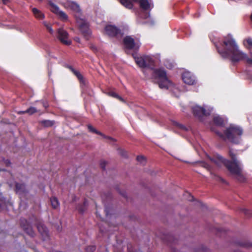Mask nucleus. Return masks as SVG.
I'll return each instance as SVG.
<instances>
[{
	"mask_svg": "<svg viewBox=\"0 0 252 252\" xmlns=\"http://www.w3.org/2000/svg\"><path fill=\"white\" fill-rule=\"evenodd\" d=\"M4 162L6 166H9L11 164L10 160L8 159L4 160Z\"/></svg>",
	"mask_w": 252,
	"mask_h": 252,
	"instance_id": "obj_34",
	"label": "nucleus"
},
{
	"mask_svg": "<svg viewBox=\"0 0 252 252\" xmlns=\"http://www.w3.org/2000/svg\"><path fill=\"white\" fill-rule=\"evenodd\" d=\"M108 94L109 95H110L111 96H112L113 97H115V98L119 99L120 101H121L122 102H125L124 99L122 97L119 96L118 94H117L116 93H115L114 92H109L108 93Z\"/></svg>",
	"mask_w": 252,
	"mask_h": 252,
	"instance_id": "obj_23",
	"label": "nucleus"
},
{
	"mask_svg": "<svg viewBox=\"0 0 252 252\" xmlns=\"http://www.w3.org/2000/svg\"><path fill=\"white\" fill-rule=\"evenodd\" d=\"M124 44L126 48L134 50H138L141 45L139 39H134L130 36H127L124 38Z\"/></svg>",
	"mask_w": 252,
	"mask_h": 252,
	"instance_id": "obj_9",
	"label": "nucleus"
},
{
	"mask_svg": "<svg viewBox=\"0 0 252 252\" xmlns=\"http://www.w3.org/2000/svg\"><path fill=\"white\" fill-rule=\"evenodd\" d=\"M106 164V162L105 160L100 161V165L101 167L104 170L105 169Z\"/></svg>",
	"mask_w": 252,
	"mask_h": 252,
	"instance_id": "obj_33",
	"label": "nucleus"
},
{
	"mask_svg": "<svg viewBox=\"0 0 252 252\" xmlns=\"http://www.w3.org/2000/svg\"><path fill=\"white\" fill-rule=\"evenodd\" d=\"M36 112V110L35 107H31L30 108L28 109L27 110L25 111H19L18 112V114H24V113H29L30 115H32Z\"/></svg>",
	"mask_w": 252,
	"mask_h": 252,
	"instance_id": "obj_21",
	"label": "nucleus"
},
{
	"mask_svg": "<svg viewBox=\"0 0 252 252\" xmlns=\"http://www.w3.org/2000/svg\"><path fill=\"white\" fill-rule=\"evenodd\" d=\"M184 82L189 85H193L196 83L195 76L189 71H185L182 75Z\"/></svg>",
	"mask_w": 252,
	"mask_h": 252,
	"instance_id": "obj_14",
	"label": "nucleus"
},
{
	"mask_svg": "<svg viewBox=\"0 0 252 252\" xmlns=\"http://www.w3.org/2000/svg\"><path fill=\"white\" fill-rule=\"evenodd\" d=\"M8 0H2L3 3L6 4L8 2Z\"/></svg>",
	"mask_w": 252,
	"mask_h": 252,
	"instance_id": "obj_37",
	"label": "nucleus"
},
{
	"mask_svg": "<svg viewBox=\"0 0 252 252\" xmlns=\"http://www.w3.org/2000/svg\"><path fill=\"white\" fill-rule=\"evenodd\" d=\"M218 52L224 59L229 58L233 63L246 60L247 63L252 64V57L248 58L247 55L239 50L238 46L232 36L228 34L222 42H214Z\"/></svg>",
	"mask_w": 252,
	"mask_h": 252,
	"instance_id": "obj_1",
	"label": "nucleus"
},
{
	"mask_svg": "<svg viewBox=\"0 0 252 252\" xmlns=\"http://www.w3.org/2000/svg\"><path fill=\"white\" fill-rule=\"evenodd\" d=\"M16 191L17 193L21 195L20 197H22L26 193V189L25 185L23 184L16 183Z\"/></svg>",
	"mask_w": 252,
	"mask_h": 252,
	"instance_id": "obj_16",
	"label": "nucleus"
},
{
	"mask_svg": "<svg viewBox=\"0 0 252 252\" xmlns=\"http://www.w3.org/2000/svg\"><path fill=\"white\" fill-rule=\"evenodd\" d=\"M86 201H85V202H84V205H86Z\"/></svg>",
	"mask_w": 252,
	"mask_h": 252,
	"instance_id": "obj_41",
	"label": "nucleus"
},
{
	"mask_svg": "<svg viewBox=\"0 0 252 252\" xmlns=\"http://www.w3.org/2000/svg\"><path fill=\"white\" fill-rule=\"evenodd\" d=\"M137 160L141 164H144L145 163L146 160L144 156H139L137 157Z\"/></svg>",
	"mask_w": 252,
	"mask_h": 252,
	"instance_id": "obj_27",
	"label": "nucleus"
},
{
	"mask_svg": "<svg viewBox=\"0 0 252 252\" xmlns=\"http://www.w3.org/2000/svg\"><path fill=\"white\" fill-rule=\"evenodd\" d=\"M42 24L46 28L51 34H53L54 30L52 28L51 25L46 21H43Z\"/></svg>",
	"mask_w": 252,
	"mask_h": 252,
	"instance_id": "obj_22",
	"label": "nucleus"
},
{
	"mask_svg": "<svg viewBox=\"0 0 252 252\" xmlns=\"http://www.w3.org/2000/svg\"><path fill=\"white\" fill-rule=\"evenodd\" d=\"M37 228L38 229V231L40 233H46L47 231V228L43 224H38L37 225Z\"/></svg>",
	"mask_w": 252,
	"mask_h": 252,
	"instance_id": "obj_24",
	"label": "nucleus"
},
{
	"mask_svg": "<svg viewBox=\"0 0 252 252\" xmlns=\"http://www.w3.org/2000/svg\"><path fill=\"white\" fill-rule=\"evenodd\" d=\"M88 129L89 130L92 132H94L98 134H100L101 135H102V134L101 132H99L97 131L93 126H92L91 125H89L88 126Z\"/></svg>",
	"mask_w": 252,
	"mask_h": 252,
	"instance_id": "obj_28",
	"label": "nucleus"
},
{
	"mask_svg": "<svg viewBox=\"0 0 252 252\" xmlns=\"http://www.w3.org/2000/svg\"><path fill=\"white\" fill-rule=\"evenodd\" d=\"M61 4L65 8L72 10L75 12V17L76 15H82L81 13L79 5L76 2L69 0H65L63 1H62Z\"/></svg>",
	"mask_w": 252,
	"mask_h": 252,
	"instance_id": "obj_10",
	"label": "nucleus"
},
{
	"mask_svg": "<svg viewBox=\"0 0 252 252\" xmlns=\"http://www.w3.org/2000/svg\"><path fill=\"white\" fill-rule=\"evenodd\" d=\"M121 4L128 9L133 7V2L138 1L140 7L144 10H150L153 7L151 0H119Z\"/></svg>",
	"mask_w": 252,
	"mask_h": 252,
	"instance_id": "obj_7",
	"label": "nucleus"
},
{
	"mask_svg": "<svg viewBox=\"0 0 252 252\" xmlns=\"http://www.w3.org/2000/svg\"><path fill=\"white\" fill-rule=\"evenodd\" d=\"M204 167L209 170L210 169V166L207 163L204 164Z\"/></svg>",
	"mask_w": 252,
	"mask_h": 252,
	"instance_id": "obj_35",
	"label": "nucleus"
},
{
	"mask_svg": "<svg viewBox=\"0 0 252 252\" xmlns=\"http://www.w3.org/2000/svg\"><path fill=\"white\" fill-rule=\"evenodd\" d=\"M25 231L30 236L33 237L34 236V232L32 229L31 227L24 228Z\"/></svg>",
	"mask_w": 252,
	"mask_h": 252,
	"instance_id": "obj_26",
	"label": "nucleus"
},
{
	"mask_svg": "<svg viewBox=\"0 0 252 252\" xmlns=\"http://www.w3.org/2000/svg\"><path fill=\"white\" fill-rule=\"evenodd\" d=\"M214 123L216 126H222L227 122V119L219 115H216L213 118Z\"/></svg>",
	"mask_w": 252,
	"mask_h": 252,
	"instance_id": "obj_15",
	"label": "nucleus"
},
{
	"mask_svg": "<svg viewBox=\"0 0 252 252\" xmlns=\"http://www.w3.org/2000/svg\"><path fill=\"white\" fill-rule=\"evenodd\" d=\"M120 154L123 157H126L127 153L126 152L123 150H120L119 151Z\"/></svg>",
	"mask_w": 252,
	"mask_h": 252,
	"instance_id": "obj_32",
	"label": "nucleus"
},
{
	"mask_svg": "<svg viewBox=\"0 0 252 252\" xmlns=\"http://www.w3.org/2000/svg\"><path fill=\"white\" fill-rule=\"evenodd\" d=\"M175 125L176 126H177L179 128H180V129H182L183 130H188V128L184 125H182V124H180L178 123H175Z\"/></svg>",
	"mask_w": 252,
	"mask_h": 252,
	"instance_id": "obj_31",
	"label": "nucleus"
},
{
	"mask_svg": "<svg viewBox=\"0 0 252 252\" xmlns=\"http://www.w3.org/2000/svg\"><path fill=\"white\" fill-rule=\"evenodd\" d=\"M153 78L156 79L159 87L162 89H172L173 87L172 83L168 79L165 70L162 68L153 69Z\"/></svg>",
	"mask_w": 252,
	"mask_h": 252,
	"instance_id": "obj_4",
	"label": "nucleus"
},
{
	"mask_svg": "<svg viewBox=\"0 0 252 252\" xmlns=\"http://www.w3.org/2000/svg\"><path fill=\"white\" fill-rule=\"evenodd\" d=\"M241 246H243V247L246 246L245 244H241Z\"/></svg>",
	"mask_w": 252,
	"mask_h": 252,
	"instance_id": "obj_39",
	"label": "nucleus"
},
{
	"mask_svg": "<svg viewBox=\"0 0 252 252\" xmlns=\"http://www.w3.org/2000/svg\"><path fill=\"white\" fill-rule=\"evenodd\" d=\"M49 3L52 12L59 16L62 20H66L67 19V15L63 11L61 10L57 5L51 1L49 2Z\"/></svg>",
	"mask_w": 252,
	"mask_h": 252,
	"instance_id": "obj_12",
	"label": "nucleus"
},
{
	"mask_svg": "<svg viewBox=\"0 0 252 252\" xmlns=\"http://www.w3.org/2000/svg\"><path fill=\"white\" fill-rule=\"evenodd\" d=\"M68 33L63 28H59L57 31V38L63 44L69 45L71 41L68 38Z\"/></svg>",
	"mask_w": 252,
	"mask_h": 252,
	"instance_id": "obj_11",
	"label": "nucleus"
},
{
	"mask_svg": "<svg viewBox=\"0 0 252 252\" xmlns=\"http://www.w3.org/2000/svg\"><path fill=\"white\" fill-rule=\"evenodd\" d=\"M104 33L110 37L116 36L121 33L119 29L116 26L111 25H107L105 27Z\"/></svg>",
	"mask_w": 252,
	"mask_h": 252,
	"instance_id": "obj_13",
	"label": "nucleus"
},
{
	"mask_svg": "<svg viewBox=\"0 0 252 252\" xmlns=\"http://www.w3.org/2000/svg\"><path fill=\"white\" fill-rule=\"evenodd\" d=\"M229 155L232 160V161L224 158L218 154H215L212 158L210 157H208V158L210 161L218 167H220L222 165H224L229 172L239 182H244L245 178L242 174V164L239 160L237 159L236 154L232 150H229Z\"/></svg>",
	"mask_w": 252,
	"mask_h": 252,
	"instance_id": "obj_2",
	"label": "nucleus"
},
{
	"mask_svg": "<svg viewBox=\"0 0 252 252\" xmlns=\"http://www.w3.org/2000/svg\"><path fill=\"white\" fill-rule=\"evenodd\" d=\"M191 109L194 115L200 121H203L204 117L210 115L213 108L206 105L200 106L196 104L191 107Z\"/></svg>",
	"mask_w": 252,
	"mask_h": 252,
	"instance_id": "obj_6",
	"label": "nucleus"
},
{
	"mask_svg": "<svg viewBox=\"0 0 252 252\" xmlns=\"http://www.w3.org/2000/svg\"><path fill=\"white\" fill-rule=\"evenodd\" d=\"M251 20H252V15H251Z\"/></svg>",
	"mask_w": 252,
	"mask_h": 252,
	"instance_id": "obj_42",
	"label": "nucleus"
},
{
	"mask_svg": "<svg viewBox=\"0 0 252 252\" xmlns=\"http://www.w3.org/2000/svg\"><path fill=\"white\" fill-rule=\"evenodd\" d=\"M135 61L136 64L141 68L145 69L151 72L153 70L152 66L154 65V60L150 56H142L140 57H137L136 55L133 54Z\"/></svg>",
	"mask_w": 252,
	"mask_h": 252,
	"instance_id": "obj_5",
	"label": "nucleus"
},
{
	"mask_svg": "<svg viewBox=\"0 0 252 252\" xmlns=\"http://www.w3.org/2000/svg\"><path fill=\"white\" fill-rule=\"evenodd\" d=\"M242 212H243L248 217L251 216L252 214V212L251 210H249L246 208L242 209Z\"/></svg>",
	"mask_w": 252,
	"mask_h": 252,
	"instance_id": "obj_29",
	"label": "nucleus"
},
{
	"mask_svg": "<svg viewBox=\"0 0 252 252\" xmlns=\"http://www.w3.org/2000/svg\"><path fill=\"white\" fill-rule=\"evenodd\" d=\"M74 40H75L76 41L78 42H80V38H79V37H75V38H74Z\"/></svg>",
	"mask_w": 252,
	"mask_h": 252,
	"instance_id": "obj_36",
	"label": "nucleus"
},
{
	"mask_svg": "<svg viewBox=\"0 0 252 252\" xmlns=\"http://www.w3.org/2000/svg\"><path fill=\"white\" fill-rule=\"evenodd\" d=\"M92 48L93 50H95V48H95V47H94V46H92Z\"/></svg>",
	"mask_w": 252,
	"mask_h": 252,
	"instance_id": "obj_38",
	"label": "nucleus"
},
{
	"mask_svg": "<svg viewBox=\"0 0 252 252\" xmlns=\"http://www.w3.org/2000/svg\"><path fill=\"white\" fill-rule=\"evenodd\" d=\"M143 73H145V70H143Z\"/></svg>",
	"mask_w": 252,
	"mask_h": 252,
	"instance_id": "obj_43",
	"label": "nucleus"
},
{
	"mask_svg": "<svg viewBox=\"0 0 252 252\" xmlns=\"http://www.w3.org/2000/svg\"><path fill=\"white\" fill-rule=\"evenodd\" d=\"M66 66L74 73L75 75L76 76V77L78 78V79L79 80L81 83H84V80L83 79V76L79 71L75 70L74 68H73L72 66L70 65H67Z\"/></svg>",
	"mask_w": 252,
	"mask_h": 252,
	"instance_id": "obj_18",
	"label": "nucleus"
},
{
	"mask_svg": "<svg viewBox=\"0 0 252 252\" xmlns=\"http://www.w3.org/2000/svg\"><path fill=\"white\" fill-rule=\"evenodd\" d=\"M211 129L215 132L223 140H228L235 144L239 143L241 140V136L243 134L242 128L235 125H230L227 127L223 133L215 131L213 127Z\"/></svg>",
	"mask_w": 252,
	"mask_h": 252,
	"instance_id": "obj_3",
	"label": "nucleus"
},
{
	"mask_svg": "<svg viewBox=\"0 0 252 252\" xmlns=\"http://www.w3.org/2000/svg\"><path fill=\"white\" fill-rule=\"evenodd\" d=\"M244 45L249 48H252V38L251 37H248L244 40Z\"/></svg>",
	"mask_w": 252,
	"mask_h": 252,
	"instance_id": "obj_19",
	"label": "nucleus"
},
{
	"mask_svg": "<svg viewBox=\"0 0 252 252\" xmlns=\"http://www.w3.org/2000/svg\"><path fill=\"white\" fill-rule=\"evenodd\" d=\"M189 200H190V201H191V200H192V199H189Z\"/></svg>",
	"mask_w": 252,
	"mask_h": 252,
	"instance_id": "obj_44",
	"label": "nucleus"
},
{
	"mask_svg": "<svg viewBox=\"0 0 252 252\" xmlns=\"http://www.w3.org/2000/svg\"><path fill=\"white\" fill-rule=\"evenodd\" d=\"M51 203L53 208L56 209L59 206V202L57 198L55 197H52L50 199Z\"/></svg>",
	"mask_w": 252,
	"mask_h": 252,
	"instance_id": "obj_20",
	"label": "nucleus"
},
{
	"mask_svg": "<svg viewBox=\"0 0 252 252\" xmlns=\"http://www.w3.org/2000/svg\"><path fill=\"white\" fill-rule=\"evenodd\" d=\"M76 22L80 31L86 38L88 39L91 34V31L89 28V24L83 15L76 16Z\"/></svg>",
	"mask_w": 252,
	"mask_h": 252,
	"instance_id": "obj_8",
	"label": "nucleus"
},
{
	"mask_svg": "<svg viewBox=\"0 0 252 252\" xmlns=\"http://www.w3.org/2000/svg\"><path fill=\"white\" fill-rule=\"evenodd\" d=\"M41 123L45 126H50L54 125V122L50 120H44L41 122Z\"/></svg>",
	"mask_w": 252,
	"mask_h": 252,
	"instance_id": "obj_25",
	"label": "nucleus"
},
{
	"mask_svg": "<svg viewBox=\"0 0 252 252\" xmlns=\"http://www.w3.org/2000/svg\"><path fill=\"white\" fill-rule=\"evenodd\" d=\"M95 250V247L94 246H89L86 248V251L87 252H94Z\"/></svg>",
	"mask_w": 252,
	"mask_h": 252,
	"instance_id": "obj_30",
	"label": "nucleus"
},
{
	"mask_svg": "<svg viewBox=\"0 0 252 252\" xmlns=\"http://www.w3.org/2000/svg\"><path fill=\"white\" fill-rule=\"evenodd\" d=\"M32 12L34 17L39 20H42L45 17L44 14L36 8H32Z\"/></svg>",
	"mask_w": 252,
	"mask_h": 252,
	"instance_id": "obj_17",
	"label": "nucleus"
},
{
	"mask_svg": "<svg viewBox=\"0 0 252 252\" xmlns=\"http://www.w3.org/2000/svg\"><path fill=\"white\" fill-rule=\"evenodd\" d=\"M80 212H81V213H83V210H80Z\"/></svg>",
	"mask_w": 252,
	"mask_h": 252,
	"instance_id": "obj_40",
	"label": "nucleus"
}]
</instances>
